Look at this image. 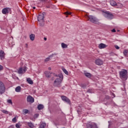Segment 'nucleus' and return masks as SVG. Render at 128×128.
<instances>
[{"mask_svg": "<svg viewBox=\"0 0 128 128\" xmlns=\"http://www.w3.org/2000/svg\"><path fill=\"white\" fill-rule=\"evenodd\" d=\"M120 77L124 80H128V71L126 70H123L119 72Z\"/></svg>", "mask_w": 128, "mask_h": 128, "instance_id": "f257e3e1", "label": "nucleus"}, {"mask_svg": "<svg viewBox=\"0 0 128 128\" xmlns=\"http://www.w3.org/2000/svg\"><path fill=\"white\" fill-rule=\"evenodd\" d=\"M86 18H88V20L91 22H93V24H98V20L96 18L93 16H86Z\"/></svg>", "mask_w": 128, "mask_h": 128, "instance_id": "f03ea898", "label": "nucleus"}, {"mask_svg": "<svg viewBox=\"0 0 128 128\" xmlns=\"http://www.w3.org/2000/svg\"><path fill=\"white\" fill-rule=\"evenodd\" d=\"M102 14L104 18H106L108 20H112L114 18V15L109 12H103Z\"/></svg>", "mask_w": 128, "mask_h": 128, "instance_id": "7ed1b4c3", "label": "nucleus"}, {"mask_svg": "<svg viewBox=\"0 0 128 128\" xmlns=\"http://www.w3.org/2000/svg\"><path fill=\"white\" fill-rule=\"evenodd\" d=\"M54 86H56L57 88H60L62 86V78H57L54 81Z\"/></svg>", "mask_w": 128, "mask_h": 128, "instance_id": "20e7f679", "label": "nucleus"}, {"mask_svg": "<svg viewBox=\"0 0 128 128\" xmlns=\"http://www.w3.org/2000/svg\"><path fill=\"white\" fill-rule=\"evenodd\" d=\"M6 92V86L4 82L0 81V94H4Z\"/></svg>", "mask_w": 128, "mask_h": 128, "instance_id": "39448f33", "label": "nucleus"}, {"mask_svg": "<svg viewBox=\"0 0 128 128\" xmlns=\"http://www.w3.org/2000/svg\"><path fill=\"white\" fill-rule=\"evenodd\" d=\"M44 14H46V12H44L40 13L38 16V22H44Z\"/></svg>", "mask_w": 128, "mask_h": 128, "instance_id": "423d86ee", "label": "nucleus"}, {"mask_svg": "<svg viewBox=\"0 0 128 128\" xmlns=\"http://www.w3.org/2000/svg\"><path fill=\"white\" fill-rule=\"evenodd\" d=\"M44 74H45V76H46V78H50L52 76V74L54 76H56V78H58V75H56L54 73H52L48 71L45 72Z\"/></svg>", "mask_w": 128, "mask_h": 128, "instance_id": "0eeeda50", "label": "nucleus"}, {"mask_svg": "<svg viewBox=\"0 0 128 128\" xmlns=\"http://www.w3.org/2000/svg\"><path fill=\"white\" fill-rule=\"evenodd\" d=\"M61 98L64 102H67V104H70V99H68L66 96H61Z\"/></svg>", "mask_w": 128, "mask_h": 128, "instance_id": "6e6552de", "label": "nucleus"}, {"mask_svg": "<svg viewBox=\"0 0 128 128\" xmlns=\"http://www.w3.org/2000/svg\"><path fill=\"white\" fill-rule=\"evenodd\" d=\"M87 128H98L96 124L94 123H88L86 124Z\"/></svg>", "mask_w": 128, "mask_h": 128, "instance_id": "1a4fd4ad", "label": "nucleus"}, {"mask_svg": "<svg viewBox=\"0 0 128 128\" xmlns=\"http://www.w3.org/2000/svg\"><path fill=\"white\" fill-rule=\"evenodd\" d=\"M26 72V67H24V68H20L18 70V74H24Z\"/></svg>", "mask_w": 128, "mask_h": 128, "instance_id": "9d476101", "label": "nucleus"}, {"mask_svg": "<svg viewBox=\"0 0 128 128\" xmlns=\"http://www.w3.org/2000/svg\"><path fill=\"white\" fill-rule=\"evenodd\" d=\"M26 101L28 102H31V104H32V102H34V98L30 96H28L26 98Z\"/></svg>", "mask_w": 128, "mask_h": 128, "instance_id": "9b49d317", "label": "nucleus"}, {"mask_svg": "<svg viewBox=\"0 0 128 128\" xmlns=\"http://www.w3.org/2000/svg\"><path fill=\"white\" fill-rule=\"evenodd\" d=\"M6 56V53L2 50H0V60H4Z\"/></svg>", "mask_w": 128, "mask_h": 128, "instance_id": "f8f14e48", "label": "nucleus"}, {"mask_svg": "<svg viewBox=\"0 0 128 128\" xmlns=\"http://www.w3.org/2000/svg\"><path fill=\"white\" fill-rule=\"evenodd\" d=\"M10 10V9L8 8H6L2 9V14H8V12Z\"/></svg>", "mask_w": 128, "mask_h": 128, "instance_id": "ddd939ff", "label": "nucleus"}, {"mask_svg": "<svg viewBox=\"0 0 128 128\" xmlns=\"http://www.w3.org/2000/svg\"><path fill=\"white\" fill-rule=\"evenodd\" d=\"M106 46H108L102 43H101L98 45V48H100V50H102V48H106Z\"/></svg>", "mask_w": 128, "mask_h": 128, "instance_id": "4468645a", "label": "nucleus"}, {"mask_svg": "<svg viewBox=\"0 0 128 128\" xmlns=\"http://www.w3.org/2000/svg\"><path fill=\"white\" fill-rule=\"evenodd\" d=\"M96 64L97 66H102V60L100 59H96Z\"/></svg>", "mask_w": 128, "mask_h": 128, "instance_id": "2eb2a0df", "label": "nucleus"}, {"mask_svg": "<svg viewBox=\"0 0 128 128\" xmlns=\"http://www.w3.org/2000/svg\"><path fill=\"white\" fill-rule=\"evenodd\" d=\"M26 82L29 84H34V82L30 78H27Z\"/></svg>", "mask_w": 128, "mask_h": 128, "instance_id": "dca6fc26", "label": "nucleus"}, {"mask_svg": "<svg viewBox=\"0 0 128 128\" xmlns=\"http://www.w3.org/2000/svg\"><path fill=\"white\" fill-rule=\"evenodd\" d=\"M15 90L16 92H20V90H22V88L20 86H18L16 88Z\"/></svg>", "mask_w": 128, "mask_h": 128, "instance_id": "f3484780", "label": "nucleus"}, {"mask_svg": "<svg viewBox=\"0 0 128 128\" xmlns=\"http://www.w3.org/2000/svg\"><path fill=\"white\" fill-rule=\"evenodd\" d=\"M110 4L112 6H118V4H116V2L114 0H111L110 2Z\"/></svg>", "mask_w": 128, "mask_h": 128, "instance_id": "a211bd4d", "label": "nucleus"}, {"mask_svg": "<svg viewBox=\"0 0 128 128\" xmlns=\"http://www.w3.org/2000/svg\"><path fill=\"white\" fill-rule=\"evenodd\" d=\"M30 40H34V38H36V36L34 34H31L30 36Z\"/></svg>", "mask_w": 128, "mask_h": 128, "instance_id": "6ab92c4d", "label": "nucleus"}, {"mask_svg": "<svg viewBox=\"0 0 128 128\" xmlns=\"http://www.w3.org/2000/svg\"><path fill=\"white\" fill-rule=\"evenodd\" d=\"M84 76H86V78H92V74L88 72H85Z\"/></svg>", "mask_w": 128, "mask_h": 128, "instance_id": "aec40b11", "label": "nucleus"}, {"mask_svg": "<svg viewBox=\"0 0 128 128\" xmlns=\"http://www.w3.org/2000/svg\"><path fill=\"white\" fill-rule=\"evenodd\" d=\"M38 110H42L44 108V105L42 104H40L38 106Z\"/></svg>", "mask_w": 128, "mask_h": 128, "instance_id": "412c9836", "label": "nucleus"}, {"mask_svg": "<svg viewBox=\"0 0 128 128\" xmlns=\"http://www.w3.org/2000/svg\"><path fill=\"white\" fill-rule=\"evenodd\" d=\"M62 48H68V45L64 43L61 44Z\"/></svg>", "mask_w": 128, "mask_h": 128, "instance_id": "4be33fe9", "label": "nucleus"}, {"mask_svg": "<svg viewBox=\"0 0 128 128\" xmlns=\"http://www.w3.org/2000/svg\"><path fill=\"white\" fill-rule=\"evenodd\" d=\"M46 126V123H41L40 126V128H45Z\"/></svg>", "mask_w": 128, "mask_h": 128, "instance_id": "5701e85b", "label": "nucleus"}, {"mask_svg": "<svg viewBox=\"0 0 128 128\" xmlns=\"http://www.w3.org/2000/svg\"><path fill=\"white\" fill-rule=\"evenodd\" d=\"M28 126H29V128H34V124H32V122H28Z\"/></svg>", "mask_w": 128, "mask_h": 128, "instance_id": "b1692460", "label": "nucleus"}, {"mask_svg": "<svg viewBox=\"0 0 128 128\" xmlns=\"http://www.w3.org/2000/svg\"><path fill=\"white\" fill-rule=\"evenodd\" d=\"M62 70H63L64 72L65 73L67 76L68 74V72L64 68H62Z\"/></svg>", "mask_w": 128, "mask_h": 128, "instance_id": "393cba45", "label": "nucleus"}, {"mask_svg": "<svg viewBox=\"0 0 128 128\" xmlns=\"http://www.w3.org/2000/svg\"><path fill=\"white\" fill-rule=\"evenodd\" d=\"M123 54H124V56H128V50H125L124 52H123Z\"/></svg>", "mask_w": 128, "mask_h": 128, "instance_id": "a878e982", "label": "nucleus"}, {"mask_svg": "<svg viewBox=\"0 0 128 128\" xmlns=\"http://www.w3.org/2000/svg\"><path fill=\"white\" fill-rule=\"evenodd\" d=\"M64 14H66V18H68V16L72 14L71 12H64Z\"/></svg>", "mask_w": 128, "mask_h": 128, "instance_id": "bb28decb", "label": "nucleus"}, {"mask_svg": "<svg viewBox=\"0 0 128 128\" xmlns=\"http://www.w3.org/2000/svg\"><path fill=\"white\" fill-rule=\"evenodd\" d=\"M2 112L5 114H8V112L6 110H1Z\"/></svg>", "mask_w": 128, "mask_h": 128, "instance_id": "cd10ccee", "label": "nucleus"}, {"mask_svg": "<svg viewBox=\"0 0 128 128\" xmlns=\"http://www.w3.org/2000/svg\"><path fill=\"white\" fill-rule=\"evenodd\" d=\"M50 57H48L46 58L45 60H44V62H50Z\"/></svg>", "mask_w": 128, "mask_h": 128, "instance_id": "c85d7f7f", "label": "nucleus"}, {"mask_svg": "<svg viewBox=\"0 0 128 128\" xmlns=\"http://www.w3.org/2000/svg\"><path fill=\"white\" fill-rule=\"evenodd\" d=\"M81 88H86V84H80Z\"/></svg>", "mask_w": 128, "mask_h": 128, "instance_id": "c756f323", "label": "nucleus"}, {"mask_svg": "<svg viewBox=\"0 0 128 128\" xmlns=\"http://www.w3.org/2000/svg\"><path fill=\"white\" fill-rule=\"evenodd\" d=\"M7 102L10 104H12V100H7Z\"/></svg>", "mask_w": 128, "mask_h": 128, "instance_id": "7c9ffc66", "label": "nucleus"}, {"mask_svg": "<svg viewBox=\"0 0 128 128\" xmlns=\"http://www.w3.org/2000/svg\"><path fill=\"white\" fill-rule=\"evenodd\" d=\"M23 112H24V114H28V110H23Z\"/></svg>", "mask_w": 128, "mask_h": 128, "instance_id": "2f4dec72", "label": "nucleus"}, {"mask_svg": "<svg viewBox=\"0 0 128 128\" xmlns=\"http://www.w3.org/2000/svg\"><path fill=\"white\" fill-rule=\"evenodd\" d=\"M87 92H89V94H92V89H89L88 90Z\"/></svg>", "mask_w": 128, "mask_h": 128, "instance_id": "473e14b6", "label": "nucleus"}, {"mask_svg": "<svg viewBox=\"0 0 128 128\" xmlns=\"http://www.w3.org/2000/svg\"><path fill=\"white\" fill-rule=\"evenodd\" d=\"M12 121L14 122H16V118L14 117V118H12Z\"/></svg>", "mask_w": 128, "mask_h": 128, "instance_id": "72a5a7b5", "label": "nucleus"}, {"mask_svg": "<svg viewBox=\"0 0 128 128\" xmlns=\"http://www.w3.org/2000/svg\"><path fill=\"white\" fill-rule=\"evenodd\" d=\"M16 126L17 128H20V124H16Z\"/></svg>", "mask_w": 128, "mask_h": 128, "instance_id": "f704fd0d", "label": "nucleus"}, {"mask_svg": "<svg viewBox=\"0 0 128 128\" xmlns=\"http://www.w3.org/2000/svg\"><path fill=\"white\" fill-rule=\"evenodd\" d=\"M3 68H4V67L0 65V72L1 70H2Z\"/></svg>", "mask_w": 128, "mask_h": 128, "instance_id": "c9c22d12", "label": "nucleus"}, {"mask_svg": "<svg viewBox=\"0 0 128 128\" xmlns=\"http://www.w3.org/2000/svg\"><path fill=\"white\" fill-rule=\"evenodd\" d=\"M115 48H116V50H120V46H115Z\"/></svg>", "mask_w": 128, "mask_h": 128, "instance_id": "e433bc0d", "label": "nucleus"}, {"mask_svg": "<svg viewBox=\"0 0 128 128\" xmlns=\"http://www.w3.org/2000/svg\"><path fill=\"white\" fill-rule=\"evenodd\" d=\"M40 0L42 2H46L48 0Z\"/></svg>", "mask_w": 128, "mask_h": 128, "instance_id": "4c0bfd02", "label": "nucleus"}, {"mask_svg": "<svg viewBox=\"0 0 128 128\" xmlns=\"http://www.w3.org/2000/svg\"><path fill=\"white\" fill-rule=\"evenodd\" d=\"M52 56H54V54H52L51 55L49 56H48V58H52Z\"/></svg>", "mask_w": 128, "mask_h": 128, "instance_id": "58836bf2", "label": "nucleus"}, {"mask_svg": "<svg viewBox=\"0 0 128 128\" xmlns=\"http://www.w3.org/2000/svg\"><path fill=\"white\" fill-rule=\"evenodd\" d=\"M112 32H116V29H113V30H112Z\"/></svg>", "mask_w": 128, "mask_h": 128, "instance_id": "ea45409f", "label": "nucleus"}, {"mask_svg": "<svg viewBox=\"0 0 128 128\" xmlns=\"http://www.w3.org/2000/svg\"><path fill=\"white\" fill-rule=\"evenodd\" d=\"M54 54V56H58V53H54V54Z\"/></svg>", "mask_w": 128, "mask_h": 128, "instance_id": "a19ab883", "label": "nucleus"}, {"mask_svg": "<svg viewBox=\"0 0 128 128\" xmlns=\"http://www.w3.org/2000/svg\"><path fill=\"white\" fill-rule=\"evenodd\" d=\"M48 70H52V68L48 67Z\"/></svg>", "mask_w": 128, "mask_h": 128, "instance_id": "79ce46f5", "label": "nucleus"}, {"mask_svg": "<svg viewBox=\"0 0 128 128\" xmlns=\"http://www.w3.org/2000/svg\"><path fill=\"white\" fill-rule=\"evenodd\" d=\"M112 95L114 96V98H116V94H114L112 93Z\"/></svg>", "mask_w": 128, "mask_h": 128, "instance_id": "37998d69", "label": "nucleus"}, {"mask_svg": "<svg viewBox=\"0 0 128 128\" xmlns=\"http://www.w3.org/2000/svg\"><path fill=\"white\" fill-rule=\"evenodd\" d=\"M47 38H44V40H46Z\"/></svg>", "mask_w": 128, "mask_h": 128, "instance_id": "c03bdc74", "label": "nucleus"}, {"mask_svg": "<svg viewBox=\"0 0 128 128\" xmlns=\"http://www.w3.org/2000/svg\"><path fill=\"white\" fill-rule=\"evenodd\" d=\"M33 8L34 10H36V7L35 6L33 7Z\"/></svg>", "mask_w": 128, "mask_h": 128, "instance_id": "a18cd8bd", "label": "nucleus"}, {"mask_svg": "<svg viewBox=\"0 0 128 128\" xmlns=\"http://www.w3.org/2000/svg\"><path fill=\"white\" fill-rule=\"evenodd\" d=\"M26 48H28V44H26Z\"/></svg>", "mask_w": 128, "mask_h": 128, "instance_id": "49530a36", "label": "nucleus"}, {"mask_svg": "<svg viewBox=\"0 0 128 128\" xmlns=\"http://www.w3.org/2000/svg\"><path fill=\"white\" fill-rule=\"evenodd\" d=\"M9 128H12V126H10L9 127Z\"/></svg>", "mask_w": 128, "mask_h": 128, "instance_id": "de8ad7c7", "label": "nucleus"}, {"mask_svg": "<svg viewBox=\"0 0 128 128\" xmlns=\"http://www.w3.org/2000/svg\"><path fill=\"white\" fill-rule=\"evenodd\" d=\"M46 8H50V6H47Z\"/></svg>", "mask_w": 128, "mask_h": 128, "instance_id": "09e8293b", "label": "nucleus"}, {"mask_svg": "<svg viewBox=\"0 0 128 128\" xmlns=\"http://www.w3.org/2000/svg\"><path fill=\"white\" fill-rule=\"evenodd\" d=\"M36 116H38V114H36Z\"/></svg>", "mask_w": 128, "mask_h": 128, "instance_id": "8fccbe9b", "label": "nucleus"}, {"mask_svg": "<svg viewBox=\"0 0 128 128\" xmlns=\"http://www.w3.org/2000/svg\"><path fill=\"white\" fill-rule=\"evenodd\" d=\"M42 26H44V24H42Z\"/></svg>", "mask_w": 128, "mask_h": 128, "instance_id": "3c124183", "label": "nucleus"}, {"mask_svg": "<svg viewBox=\"0 0 128 128\" xmlns=\"http://www.w3.org/2000/svg\"><path fill=\"white\" fill-rule=\"evenodd\" d=\"M0 102H1V101H0Z\"/></svg>", "mask_w": 128, "mask_h": 128, "instance_id": "603ef678", "label": "nucleus"}]
</instances>
